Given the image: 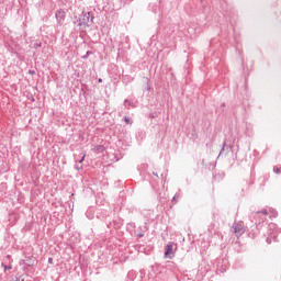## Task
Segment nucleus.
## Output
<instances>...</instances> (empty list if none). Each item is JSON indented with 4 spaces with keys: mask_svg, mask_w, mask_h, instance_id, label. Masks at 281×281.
<instances>
[{
    "mask_svg": "<svg viewBox=\"0 0 281 281\" xmlns=\"http://www.w3.org/2000/svg\"><path fill=\"white\" fill-rule=\"evenodd\" d=\"M244 222H239L233 225V231L236 236H240V234H244Z\"/></svg>",
    "mask_w": 281,
    "mask_h": 281,
    "instance_id": "f03ea898",
    "label": "nucleus"
},
{
    "mask_svg": "<svg viewBox=\"0 0 281 281\" xmlns=\"http://www.w3.org/2000/svg\"><path fill=\"white\" fill-rule=\"evenodd\" d=\"M78 21L80 26L87 25L90 22V13H82Z\"/></svg>",
    "mask_w": 281,
    "mask_h": 281,
    "instance_id": "7ed1b4c3",
    "label": "nucleus"
},
{
    "mask_svg": "<svg viewBox=\"0 0 281 281\" xmlns=\"http://www.w3.org/2000/svg\"><path fill=\"white\" fill-rule=\"evenodd\" d=\"M273 170H274L277 173L280 172V169H279V168H274Z\"/></svg>",
    "mask_w": 281,
    "mask_h": 281,
    "instance_id": "1a4fd4ad",
    "label": "nucleus"
},
{
    "mask_svg": "<svg viewBox=\"0 0 281 281\" xmlns=\"http://www.w3.org/2000/svg\"><path fill=\"white\" fill-rule=\"evenodd\" d=\"M55 16L58 21H64L66 18V12L64 10H58L56 11Z\"/></svg>",
    "mask_w": 281,
    "mask_h": 281,
    "instance_id": "20e7f679",
    "label": "nucleus"
},
{
    "mask_svg": "<svg viewBox=\"0 0 281 281\" xmlns=\"http://www.w3.org/2000/svg\"><path fill=\"white\" fill-rule=\"evenodd\" d=\"M86 159V154H83L82 158L79 160L80 164H82Z\"/></svg>",
    "mask_w": 281,
    "mask_h": 281,
    "instance_id": "0eeeda50",
    "label": "nucleus"
},
{
    "mask_svg": "<svg viewBox=\"0 0 281 281\" xmlns=\"http://www.w3.org/2000/svg\"><path fill=\"white\" fill-rule=\"evenodd\" d=\"M98 81H99V82H102V79H99Z\"/></svg>",
    "mask_w": 281,
    "mask_h": 281,
    "instance_id": "9b49d317",
    "label": "nucleus"
},
{
    "mask_svg": "<svg viewBox=\"0 0 281 281\" xmlns=\"http://www.w3.org/2000/svg\"><path fill=\"white\" fill-rule=\"evenodd\" d=\"M1 267H3L4 271H10V269H12V265L5 266L4 263H1Z\"/></svg>",
    "mask_w": 281,
    "mask_h": 281,
    "instance_id": "39448f33",
    "label": "nucleus"
},
{
    "mask_svg": "<svg viewBox=\"0 0 281 281\" xmlns=\"http://www.w3.org/2000/svg\"><path fill=\"white\" fill-rule=\"evenodd\" d=\"M124 122H125L126 124H132L130 117H127V116H124Z\"/></svg>",
    "mask_w": 281,
    "mask_h": 281,
    "instance_id": "423d86ee",
    "label": "nucleus"
},
{
    "mask_svg": "<svg viewBox=\"0 0 281 281\" xmlns=\"http://www.w3.org/2000/svg\"><path fill=\"white\" fill-rule=\"evenodd\" d=\"M175 249H177V244H175L173 241L167 244L165 258H172V256H175Z\"/></svg>",
    "mask_w": 281,
    "mask_h": 281,
    "instance_id": "f257e3e1",
    "label": "nucleus"
},
{
    "mask_svg": "<svg viewBox=\"0 0 281 281\" xmlns=\"http://www.w3.org/2000/svg\"><path fill=\"white\" fill-rule=\"evenodd\" d=\"M261 213L265 214V215H267V214H268V211L265 210V211H262Z\"/></svg>",
    "mask_w": 281,
    "mask_h": 281,
    "instance_id": "9d476101",
    "label": "nucleus"
},
{
    "mask_svg": "<svg viewBox=\"0 0 281 281\" xmlns=\"http://www.w3.org/2000/svg\"><path fill=\"white\" fill-rule=\"evenodd\" d=\"M49 265H53V258H48Z\"/></svg>",
    "mask_w": 281,
    "mask_h": 281,
    "instance_id": "6e6552de",
    "label": "nucleus"
}]
</instances>
